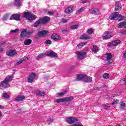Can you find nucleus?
Instances as JSON below:
<instances>
[{
	"label": "nucleus",
	"instance_id": "1",
	"mask_svg": "<svg viewBox=\"0 0 126 126\" xmlns=\"http://www.w3.org/2000/svg\"><path fill=\"white\" fill-rule=\"evenodd\" d=\"M23 17H24V18H26L28 20H30V21L35 20L37 18L35 15L29 12H26L23 15Z\"/></svg>",
	"mask_w": 126,
	"mask_h": 126
},
{
	"label": "nucleus",
	"instance_id": "2",
	"mask_svg": "<svg viewBox=\"0 0 126 126\" xmlns=\"http://www.w3.org/2000/svg\"><path fill=\"white\" fill-rule=\"evenodd\" d=\"M117 17H118V18H121L119 19V21H121L125 18V17L122 16L121 14H118L117 12H114L112 13L111 15L109 17V19L111 20H113L114 19H116Z\"/></svg>",
	"mask_w": 126,
	"mask_h": 126
},
{
	"label": "nucleus",
	"instance_id": "3",
	"mask_svg": "<svg viewBox=\"0 0 126 126\" xmlns=\"http://www.w3.org/2000/svg\"><path fill=\"white\" fill-rule=\"evenodd\" d=\"M36 76H37V75L34 72L30 74L27 77L28 82H29V83H33L35 78H36Z\"/></svg>",
	"mask_w": 126,
	"mask_h": 126
},
{
	"label": "nucleus",
	"instance_id": "4",
	"mask_svg": "<svg viewBox=\"0 0 126 126\" xmlns=\"http://www.w3.org/2000/svg\"><path fill=\"white\" fill-rule=\"evenodd\" d=\"M10 87L9 83L5 80L1 82L0 84V89H5V88H8Z\"/></svg>",
	"mask_w": 126,
	"mask_h": 126
},
{
	"label": "nucleus",
	"instance_id": "5",
	"mask_svg": "<svg viewBox=\"0 0 126 126\" xmlns=\"http://www.w3.org/2000/svg\"><path fill=\"white\" fill-rule=\"evenodd\" d=\"M103 40H108L112 38V32L110 31L105 32L102 35Z\"/></svg>",
	"mask_w": 126,
	"mask_h": 126
},
{
	"label": "nucleus",
	"instance_id": "6",
	"mask_svg": "<svg viewBox=\"0 0 126 126\" xmlns=\"http://www.w3.org/2000/svg\"><path fill=\"white\" fill-rule=\"evenodd\" d=\"M76 54L79 60H83L86 55V52L77 51L76 52Z\"/></svg>",
	"mask_w": 126,
	"mask_h": 126
},
{
	"label": "nucleus",
	"instance_id": "7",
	"mask_svg": "<svg viewBox=\"0 0 126 126\" xmlns=\"http://www.w3.org/2000/svg\"><path fill=\"white\" fill-rule=\"evenodd\" d=\"M106 55V61L107 62V64H111V63H112L113 60H112V58H113V55L111 54V53H106L105 54Z\"/></svg>",
	"mask_w": 126,
	"mask_h": 126
},
{
	"label": "nucleus",
	"instance_id": "8",
	"mask_svg": "<svg viewBox=\"0 0 126 126\" xmlns=\"http://www.w3.org/2000/svg\"><path fill=\"white\" fill-rule=\"evenodd\" d=\"M10 20H16V21H19L20 20V14H13L10 18Z\"/></svg>",
	"mask_w": 126,
	"mask_h": 126
},
{
	"label": "nucleus",
	"instance_id": "9",
	"mask_svg": "<svg viewBox=\"0 0 126 126\" xmlns=\"http://www.w3.org/2000/svg\"><path fill=\"white\" fill-rule=\"evenodd\" d=\"M6 53L8 57H14V56H15V54H16V51L13 50H9L6 51Z\"/></svg>",
	"mask_w": 126,
	"mask_h": 126
},
{
	"label": "nucleus",
	"instance_id": "10",
	"mask_svg": "<svg viewBox=\"0 0 126 126\" xmlns=\"http://www.w3.org/2000/svg\"><path fill=\"white\" fill-rule=\"evenodd\" d=\"M49 32L46 30H42L38 32V35L39 37H45Z\"/></svg>",
	"mask_w": 126,
	"mask_h": 126
},
{
	"label": "nucleus",
	"instance_id": "11",
	"mask_svg": "<svg viewBox=\"0 0 126 126\" xmlns=\"http://www.w3.org/2000/svg\"><path fill=\"white\" fill-rule=\"evenodd\" d=\"M89 12L91 13V14H95V15H97V14H99V10L97 8H93L89 10Z\"/></svg>",
	"mask_w": 126,
	"mask_h": 126
},
{
	"label": "nucleus",
	"instance_id": "12",
	"mask_svg": "<svg viewBox=\"0 0 126 126\" xmlns=\"http://www.w3.org/2000/svg\"><path fill=\"white\" fill-rule=\"evenodd\" d=\"M51 39H52V40H54V41H60L61 38L60 35H59L58 34L53 33L51 35Z\"/></svg>",
	"mask_w": 126,
	"mask_h": 126
},
{
	"label": "nucleus",
	"instance_id": "13",
	"mask_svg": "<svg viewBox=\"0 0 126 126\" xmlns=\"http://www.w3.org/2000/svg\"><path fill=\"white\" fill-rule=\"evenodd\" d=\"M85 76V75L83 74L76 75V79L75 80V81H79L80 80H83V81Z\"/></svg>",
	"mask_w": 126,
	"mask_h": 126
},
{
	"label": "nucleus",
	"instance_id": "14",
	"mask_svg": "<svg viewBox=\"0 0 126 126\" xmlns=\"http://www.w3.org/2000/svg\"><path fill=\"white\" fill-rule=\"evenodd\" d=\"M39 19L40 20V22H41L42 24H45V23L49 22V21L51 20V18L50 17H45Z\"/></svg>",
	"mask_w": 126,
	"mask_h": 126
},
{
	"label": "nucleus",
	"instance_id": "15",
	"mask_svg": "<svg viewBox=\"0 0 126 126\" xmlns=\"http://www.w3.org/2000/svg\"><path fill=\"white\" fill-rule=\"evenodd\" d=\"M84 82H86L87 83H89L92 81V78L89 76L85 75V77H84Z\"/></svg>",
	"mask_w": 126,
	"mask_h": 126
},
{
	"label": "nucleus",
	"instance_id": "16",
	"mask_svg": "<svg viewBox=\"0 0 126 126\" xmlns=\"http://www.w3.org/2000/svg\"><path fill=\"white\" fill-rule=\"evenodd\" d=\"M73 12V7H68L66 8L65 10V13L66 14H69L71 12Z\"/></svg>",
	"mask_w": 126,
	"mask_h": 126
},
{
	"label": "nucleus",
	"instance_id": "17",
	"mask_svg": "<svg viewBox=\"0 0 126 126\" xmlns=\"http://www.w3.org/2000/svg\"><path fill=\"white\" fill-rule=\"evenodd\" d=\"M46 55L48 56V57H56V58L57 57H58V54H57V53H56L55 52H53V51H51L48 53V54H46Z\"/></svg>",
	"mask_w": 126,
	"mask_h": 126
},
{
	"label": "nucleus",
	"instance_id": "18",
	"mask_svg": "<svg viewBox=\"0 0 126 126\" xmlns=\"http://www.w3.org/2000/svg\"><path fill=\"white\" fill-rule=\"evenodd\" d=\"M122 9V5H121V3L119 2H116L115 4V10H121Z\"/></svg>",
	"mask_w": 126,
	"mask_h": 126
},
{
	"label": "nucleus",
	"instance_id": "19",
	"mask_svg": "<svg viewBox=\"0 0 126 126\" xmlns=\"http://www.w3.org/2000/svg\"><path fill=\"white\" fill-rule=\"evenodd\" d=\"M80 39L82 40H88V39H90V36H88L87 34L83 33L80 37Z\"/></svg>",
	"mask_w": 126,
	"mask_h": 126
},
{
	"label": "nucleus",
	"instance_id": "20",
	"mask_svg": "<svg viewBox=\"0 0 126 126\" xmlns=\"http://www.w3.org/2000/svg\"><path fill=\"white\" fill-rule=\"evenodd\" d=\"M25 99V96L24 95H19L18 97H17L16 98H15V100L16 101H23L24 99Z\"/></svg>",
	"mask_w": 126,
	"mask_h": 126
},
{
	"label": "nucleus",
	"instance_id": "21",
	"mask_svg": "<svg viewBox=\"0 0 126 126\" xmlns=\"http://www.w3.org/2000/svg\"><path fill=\"white\" fill-rule=\"evenodd\" d=\"M36 95H40V96H46V93L45 92H42L41 91H37L35 92Z\"/></svg>",
	"mask_w": 126,
	"mask_h": 126
},
{
	"label": "nucleus",
	"instance_id": "22",
	"mask_svg": "<svg viewBox=\"0 0 126 126\" xmlns=\"http://www.w3.org/2000/svg\"><path fill=\"white\" fill-rule=\"evenodd\" d=\"M64 102H70L73 100V97L72 96H68L63 98Z\"/></svg>",
	"mask_w": 126,
	"mask_h": 126
},
{
	"label": "nucleus",
	"instance_id": "23",
	"mask_svg": "<svg viewBox=\"0 0 126 126\" xmlns=\"http://www.w3.org/2000/svg\"><path fill=\"white\" fill-rule=\"evenodd\" d=\"M32 43V40H31V39H28L24 41V44L26 46H28L29 45H31Z\"/></svg>",
	"mask_w": 126,
	"mask_h": 126
},
{
	"label": "nucleus",
	"instance_id": "24",
	"mask_svg": "<svg viewBox=\"0 0 126 126\" xmlns=\"http://www.w3.org/2000/svg\"><path fill=\"white\" fill-rule=\"evenodd\" d=\"M21 36H23V37H26L27 35V31L26 29H23V31L21 32Z\"/></svg>",
	"mask_w": 126,
	"mask_h": 126
},
{
	"label": "nucleus",
	"instance_id": "25",
	"mask_svg": "<svg viewBox=\"0 0 126 126\" xmlns=\"http://www.w3.org/2000/svg\"><path fill=\"white\" fill-rule=\"evenodd\" d=\"M126 26V22H122L118 24V28H123L124 26Z\"/></svg>",
	"mask_w": 126,
	"mask_h": 126
},
{
	"label": "nucleus",
	"instance_id": "26",
	"mask_svg": "<svg viewBox=\"0 0 126 126\" xmlns=\"http://www.w3.org/2000/svg\"><path fill=\"white\" fill-rule=\"evenodd\" d=\"M12 76H7L4 80L9 83L12 80Z\"/></svg>",
	"mask_w": 126,
	"mask_h": 126
},
{
	"label": "nucleus",
	"instance_id": "27",
	"mask_svg": "<svg viewBox=\"0 0 126 126\" xmlns=\"http://www.w3.org/2000/svg\"><path fill=\"white\" fill-rule=\"evenodd\" d=\"M40 24H42L41 20L39 19L34 24V27H38Z\"/></svg>",
	"mask_w": 126,
	"mask_h": 126
},
{
	"label": "nucleus",
	"instance_id": "28",
	"mask_svg": "<svg viewBox=\"0 0 126 126\" xmlns=\"http://www.w3.org/2000/svg\"><path fill=\"white\" fill-rule=\"evenodd\" d=\"M21 0H15V5H16V6H20L21 5Z\"/></svg>",
	"mask_w": 126,
	"mask_h": 126
},
{
	"label": "nucleus",
	"instance_id": "29",
	"mask_svg": "<svg viewBox=\"0 0 126 126\" xmlns=\"http://www.w3.org/2000/svg\"><path fill=\"white\" fill-rule=\"evenodd\" d=\"M92 51L94 53H97L98 52V48L96 45H94L93 46Z\"/></svg>",
	"mask_w": 126,
	"mask_h": 126
},
{
	"label": "nucleus",
	"instance_id": "30",
	"mask_svg": "<svg viewBox=\"0 0 126 126\" xmlns=\"http://www.w3.org/2000/svg\"><path fill=\"white\" fill-rule=\"evenodd\" d=\"M87 43L85 42H83L82 43H80V44H78L77 45V48H80L81 47H83V46H85L86 45Z\"/></svg>",
	"mask_w": 126,
	"mask_h": 126
},
{
	"label": "nucleus",
	"instance_id": "31",
	"mask_svg": "<svg viewBox=\"0 0 126 126\" xmlns=\"http://www.w3.org/2000/svg\"><path fill=\"white\" fill-rule=\"evenodd\" d=\"M121 43V40H114L112 41V44H113V46H117L118 44Z\"/></svg>",
	"mask_w": 126,
	"mask_h": 126
},
{
	"label": "nucleus",
	"instance_id": "32",
	"mask_svg": "<svg viewBox=\"0 0 126 126\" xmlns=\"http://www.w3.org/2000/svg\"><path fill=\"white\" fill-rule=\"evenodd\" d=\"M64 102L63 98H59L55 100L56 103H61V102Z\"/></svg>",
	"mask_w": 126,
	"mask_h": 126
},
{
	"label": "nucleus",
	"instance_id": "33",
	"mask_svg": "<svg viewBox=\"0 0 126 126\" xmlns=\"http://www.w3.org/2000/svg\"><path fill=\"white\" fill-rule=\"evenodd\" d=\"M2 97L6 98V99H8V98H9V95L7 94V93H4L2 94Z\"/></svg>",
	"mask_w": 126,
	"mask_h": 126
},
{
	"label": "nucleus",
	"instance_id": "34",
	"mask_svg": "<svg viewBox=\"0 0 126 126\" xmlns=\"http://www.w3.org/2000/svg\"><path fill=\"white\" fill-rule=\"evenodd\" d=\"M19 31V29H16L15 30H12L10 32V33H11V34L13 33H16L17 32H18Z\"/></svg>",
	"mask_w": 126,
	"mask_h": 126
},
{
	"label": "nucleus",
	"instance_id": "35",
	"mask_svg": "<svg viewBox=\"0 0 126 126\" xmlns=\"http://www.w3.org/2000/svg\"><path fill=\"white\" fill-rule=\"evenodd\" d=\"M103 77L105 79H108V78H109V77H110V75H109V74H108V73H105L103 74Z\"/></svg>",
	"mask_w": 126,
	"mask_h": 126
},
{
	"label": "nucleus",
	"instance_id": "36",
	"mask_svg": "<svg viewBox=\"0 0 126 126\" xmlns=\"http://www.w3.org/2000/svg\"><path fill=\"white\" fill-rule=\"evenodd\" d=\"M78 28V25H74L70 27L71 29H76V28Z\"/></svg>",
	"mask_w": 126,
	"mask_h": 126
},
{
	"label": "nucleus",
	"instance_id": "37",
	"mask_svg": "<svg viewBox=\"0 0 126 126\" xmlns=\"http://www.w3.org/2000/svg\"><path fill=\"white\" fill-rule=\"evenodd\" d=\"M23 63V61H22V59H20L18 61V62L17 63H16V65H18Z\"/></svg>",
	"mask_w": 126,
	"mask_h": 126
},
{
	"label": "nucleus",
	"instance_id": "38",
	"mask_svg": "<svg viewBox=\"0 0 126 126\" xmlns=\"http://www.w3.org/2000/svg\"><path fill=\"white\" fill-rule=\"evenodd\" d=\"M84 7L80 8L79 10H78L77 12H79V13L83 12V11H84Z\"/></svg>",
	"mask_w": 126,
	"mask_h": 126
},
{
	"label": "nucleus",
	"instance_id": "39",
	"mask_svg": "<svg viewBox=\"0 0 126 126\" xmlns=\"http://www.w3.org/2000/svg\"><path fill=\"white\" fill-rule=\"evenodd\" d=\"M43 58H44V54H41L37 56V60H39V59H43Z\"/></svg>",
	"mask_w": 126,
	"mask_h": 126
},
{
	"label": "nucleus",
	"instance_id": "40",
	"mask_svg": "<svg viewBox=\"0 0 126 126\" xmlns=\"http://www.w3.org/2000/svg\"><path fill=\"white\" fill-rule=\"evenodd\" d=\"M87 32L89 33V34H92V33H93V30H92V29H88Z\"/></svg>",
	"mask_w": 126,
	"mask_h": 126
},
{
	"label": "nucleus",
	"instance_id": "41",
	"mask_svg": "<svg viewBox=\"0 0 126 126\" xmlns=\"http://www.w3.org/2000/svg\"><path fill=\"white\" fill-rule=\"evenodd\" d=\"M112 46H114V44H113V42H108L107 43V47H112Z\"/></svg>",
	"mask_w": 126,
	"mask_h": 126
},
{
	"label": "nucleus",
	"instance_id": "42",
	"mask_svg": "<svg viewBox=\"0 0 126 126\" xmlns=\"http://www.w3.org/2000/svg\"><path fill=\"white\" fill-rule=\"evenodd\" d=\"M65 93H66V92H62V93H60L59 94H58L57 95H58V96H63V95H64V94H65Z\"/></svg>",
	"mask_w": 126,
	"mask_h": 126
},
{
	"label": "nucleus",
	"instance_id": "43",
	"mask_svg": "<svg viewBox=\"0 0 126 126\" xmlns=\"http://www.w3.org/2000/svg\"><path fill=\"white\" fill-rule=\"evenodd\" d=\"M119 103V100L116 99L115 100H114L112 102L113 105H116Z\"/></svg>",
	"mask_w": 126,
	"mask_h": 126
},
{
	"label": "nucleus",
	"instance_id": "44",
	"mask_svg": "<svg viewBox=\"0 0 126 126\" xmlns=\"http://www.w3.org/2000/svg\"><path fill=\"white\" fill-rule=\"evenodd\" d=\"M28 60H29V58H28V57H24L22 58V60L23 61V62H26V61H28Z\"/></svg>",
	"mask_w": 126,
	"mask_h": 126
},
{
	"label": "nucleus",
	"instance_id": "45",
	"mask_svg": "<svg viewBox=\"0 0 126 126\" xmlns=\"http://www.w3.org/2000/svg\"><path fill=\"white\" fill-rule=\"evenodd\" d=\"M46 12H47L48 13V14H49V15H54V12H52V11H47V10L45 11Z\"/></svg>",
	"mask_w": 126,
	"mask_h": 126
},
{
	"label": "nucleus",
	"instance_id": "46",
	"mask_svg": "<svg viewBox=\"0 0 126 126\" xmlns=\"http://www.w3.org/2000/svg\"><path fill=\"white\" fill-rule=\"evenodd\" d=\"M46 44H47V45H50V44H52V41L48 40H46L45 41Z\"/></svg>",
	"mask_w": 126,
	"mask_h": 126
},
{
	"label": "nucleus",
	"instance_id": "47",
	"mask_svg": "<svg viewBox=\"0 0 126 126\" xmlns=\"http://www.w3.org/2000/svg\"><path fill=\"white\" fill-rule=\"evenodd\" d=\"M120 106L122 107V108H124V107H126V103H121L120 104Z\"/></svg>",
	"mask_w": 126,
	"mask_h": 126
},
{
	"label": "nucleus",
	"instance_id": "48",
	"mask_svg": "<svg viewBox=\"0 0 126 126\" xmlns=\"http://www.w3.org/2000/svg\"><path fill=\"white\" fill-rule=\"evenodd\" d=\"M24 38H25V36L20 35V41H23V40H24Z\"/></svg>",
	"mask_w": 126,
	"mask_h": 126
},
{
	"label": "nucleus",
	"instance_id": "49",
	"mask_svg": "<svg viewBox=\"0 0 126 126\" xmlns=\"http://www.w3.org/2000/svg\"><path fill=\"white\" fill-rule=\"evenodd\" d=\"M48 122H49V123H53V122H54V119L52 118H49Z\"/></svg>",
	"mask_w": 126,
	"mask_h": 126
},
{
	"label": "nucleus",
	"instance_id": "50",
	"mask_svg": "<svg viewBox=\"0 0 126 126\" xmlns=\"http://www.w3.org/2000/svg\"><path fill=\"white\" fill-rule=\"evenodd\" d=\"M62 22H63V23H66V22H67V20L65 19H63L62 20Z\"/></svg>",
	"mask_w": 126,
	"mask_h": 126
},
{
	"label": "nucleus",
	"instance_id": "51",
	"mask_svg": "<svg viewBox=\"0 0 126 126\" xmlns=\"http://www.w3.org/2000/svg\"><path fill=\"white\" fill-rule=\"evenodd\" d=\"M110 108L109 106L104 105L103 106V109H109Z\"/></svg>",
	"mask_w": 126,
	"mask_h": 126
},
{
	"label": "nucleus",
	"instance_id": "52",
	"mask_svg": "<svg viewBox=\"0 0 126 126\" xmlns=\"http://www.w3.org/2000/svg\"><path fill=\"white\" fill-rule=\"evenodd\" d=\"M82 2L83 3H86V2H87V0H82Z\"/></svg>",
	"mask_w": 126,
	"mask_h": 126
},
{
	"label": "nucleus",
	"instance_id": "53",
	"mask_svg": "<svg viewBox=\"0 0 126 126\" xmlns=\"http://www.w3.org/2000/svg\"><path fill=\"white\" fill-rule=\"evenodd\" d=\"M121 33H122V34H123L124 35H126V31H123Z\"/></svg>",
	"mask_w": 126,
	"mask_h": 126
},
{
	"label": "nucleus",
	"instance_id": "54",
	"mask_svg": "<svg viewBox=\"0 0 126 126\" xmlns=\"http://www.w3.org/2000/svg\"><path fill=\"white\" fill-rule=\"evenodd\" d=\"M65 32H67V31H66V30H63L62 31V33L63 34H64V33H65Z\"/></svg>",
	"mask_w": 126,
	"mask_h": 126
},
{
	"label": "nucleus",
	"instance_id": "55",
	"mask_svg": "<svg viewBox=\"0 0 126 126\" xmlns=\"http://www.w3.org/2000/svg\"><path fill=\"white\" fill-rule=\"evenodd\" d=\"M0 109H3V106L1 105H0Z\"/></svg>",
	"mask_w": 126,
	"mask_h": 126
},
{
	"label": "nucleus",
	"instance_id": "56",
	"mask_svg": "<svg viewBox=\"0 0 126 126\" xmlns=\"http://www.w3.org/2000/svg\"><path fill=\"white\" fill-rule=\"evenodd\" d=\"M6 19H7V18H5V17H4L3 20H6Z\"/></svg>",
	"mask_w": 126,
	"mask_h": 126
},
{
	"label": "nucleus",
	"instance_id": "57",
	"mask_svg": "<svg viewBox=\"0 0 126 126\" xmlns=\"http://www.w3.org/2000/svg\"><path fill=\"white\" fill-rule=\"evenodd\" d=\"M1 116H2V113L0 112V118L1 117Z\"/></svg>",
	"mask_w": 126,
	"mask_h": 126
},
{
	"label": "nucleus",
	"instance_id": "58",
	"mask_svg": "<svg viewBox=\"0 0 126 126\" xmlns=\"http://www.w3.org/2000/svg\"><path fill=\"white\" fill-rule=\"evenodd\" d=\"M97 89H102V88L101 87H100V88H97Z\"/></svg>",
	"mask_w": 126,
	"mask_h": 126
},
{
	"label": "nucleus",
	"instance_id": "59",
	"mask_svg": "<svg viewBox=\"0 0 126 126\" xmlns=\"http://www.w3.org/2000/svg\"><path fill=\"white\" fill-rule=\"evenodd\" d=\"M116 126H121L120 125H116Z\"/></svg>",
	"mask_w": 126,
	"mask_h": 126
},
{
	"label": "nucleus",
	"instance_id": "60",
	"mask_svg": "<svg viewBox=\"0 0 126 126\" xmlns=\"http://www.w3.org/2000/svg\"><path fill=\"white\" fill-rule=\"evenodd\" d=\"M115 96H117V94H114L113 97H115Z\"/></svg>",
	"mask_w": 126,
	"mask_h": 126
},
{
	"label": "nucleus",
	"instance_id": "61",
	"mask_svg": "<svg viewBox=\"0 0 126 126\" xmlns=\"http://www.w3.org/2000/svg\"><path fill=\"white\" fill-rule=\"evenodd\" d=\"M15 71V70H14H14H13V71Z\"/></svg>",
	"mask_w": 126,
	"mask_h": 126
},
{
	"label": "nucleus",
	"instance_id": "62",
	"mask_svg": "<svg viewBox=\"0 0 126 126\" xmlns=\"http://www.w3.org/2000/svg\"><path fill=\"white\" fill-rule=\"evenodd\" d=\"M48 125H50V123H48Z\"/></svg>",
	"mask_w": 126,
	"mask_h": 126
}]
</instances>
